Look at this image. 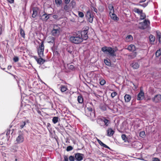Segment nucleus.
Segmentation results:
<instances>
[{"label":"nucleus","mask_w":161,"mask_h":161,"mask_svg":"<svg viewBox=\"0 0 161 161\" xmlns=\"http://www.w3.org/2000/svg\"><path fill=\"white\" fill-rule=\"evenodd\" d=\"M49 125H50V124L48 123Z\"/></svg>","instance_id":"774afa93"},{"label":"nucleus","mask_w":161,"mask_h":161,"mask_svg":"<svg viewBox=\"0 0 161 161\" xmlns=\"http://www.w3.org/2000/svg\"><path fill=\"white\" fill-rule=\"evenodd\" d=\"M114 132V131L112 128H109L107 130V135L111 137L113 135Z\"/></svg>","instance_id":"4468645a"},{"label":"nucleus","mask_w":161,"mask_h":161,"mask_svg":"<svg viewBox=\"0 0 161 161\" xmlns=\"http://www.w3.org/2000/svg\"><path fill=\"white\" fill-rule=\"evenodd\" d=\"M121 138L124 142H126L128 140V138L125 134H122L121 135Z\"/></svg>","instance_id":"f704fd0d"},{"label":"nucleus","mask_w":161,"mask_h":161,"mask_svg":"<svg viewBox=\"0 0 161 161\" xmlns=\"http://www.w3.org/2000/svg\"><path fill=\"white\" fill-rule=\"evenodd\" d=\"M149 38L150 43L151 44L153 43L155 40V37L152 35H150L149 36Z\"/></svg>","instance_id":"a878e982"},{"label":"nucleus","mask_w":161,"mask_h":161,"mask_svg":"<svg viewBox=\"0 0 161 161\" xmlns=\"http://www.w3.org/2000/svg\"><path fill=\"white\" fill-rule=\"evenodd\" d=\"M58 117H54L52 119L53 122L54 124L56 123L58 121Z\"/></svg>","instance_id":"473e14b6"},{"label":"nucleus","mask_w":161,"mask_h":161,"mask_svg":"<svg viewBox=\"0 0 161 161\" xmlns=\"http://www.w3.org/2000/svg\"><path fill=\"white\" fill-rule=\"evenodd\" d=\"M60 91L62 92H64L68 90L66 86L61 85L60 86Z\"/></svg>","instance_id":"4be33fe9"},{"label":"nucleus","mask_w":161,"mask_h":161,"mask_svg":"<svg viewBox=\"0 0 161 161\" xmlns=\"http://www.w3.org/2000/svg\"><path fill=\"white\" fill-rule=\"evenodd\" d=\"M127 49L130 51L134 52L136 50V47L134 45L131 44L128 46Z\"/></svg>","instance_id":"a211bd4d"},{"label":"nucleus","mask_w":161,"mask_h":161,"mask_svg":"<svg viewBox=\"0 0 161 161\" xmlns=\"http://www.w3.org/2000/svg\"><path fill=\"white\" fill-rule=\"evenodd\" d=\"M69 159L70 161H74L75 160V158L74 156H70L69 157Z\"/></svg>","instance_id":"8fccbe9b"},{"label":"nucleus","mask_w":161,"mask_h":161,"mask_svg":"<svg viewBox=\"0 0 161 161\" xmlns=\"http://www.w3.org/2000/svg\"><path fill=\"white\" fill-rule=\"evenodd\" d=\"M51 15V14H47L45 13L42 15L41 18V19H42L43 21H46L49 18V15Z\"/></svg>","instance_id":"ddd939ff"},{"label":"nucleus","mask_w":161,"mask_h":161,"mask_svg":"<svg viewBox=\"0 0 161 161\" xmlns=\"http://www.w3.org/2000/svg\"><path fill=\"white\" fill-rule=\"evenodd\" d=\"M157 37L158 39V41L159 42L161 43V34L160 32H157Z\"/></svg>","instance_id":"c9c22d12"},{"label":"nucleus","mask_w":161,"mask_h":161,"mask_svg":"<svg viewBox=\"0 0 161 161\" xmlns=\"http://www.w3.org/2000/svg\"><path fill=\"white\" fill-rule=\"evenodd\" d=\"M88 30H84L81 32L80 35L77 34L71 36L70 41L75 44H79L83 41V40H86L88 38Z\"/></svg>","instance_id":"f257e3e1"},{"label":"nucleus","mask_w":161,"mask_h":161,"mask_svg":"<svg viewBox=\"0 0 161 161\" xmlns=\"http://www.w3.org/2000/svg\"><path fill=\"white\" fill-rule=\"evenodd\" d=\"M20 34L22 37L25 38V33L24 31L22 28L20 29Z\"/></svg>","instance_id":"7c9ffc66"},{"label":"nucleus","mask_w":161,"mask_h":161,"mask_svg":"<svg viewBox=\"0 0 161 161\" xmlns=\"http://www.w3.org/2000/svg\"><path fill=\"white\" fill-rule=\"evenodd\" d=\"M135 143L136 145H140L141 144V143L139 142H136Z\"/></svg>","instance_id":"052dcab7"},{"label":"nucleus","mask_w":161,"mask_h":161,"mask_svg":"<svg viewBox=\"0 0 161 161\" xmlns=\"http://www.w3.org/2000/svg\"><path fill=\"white\" fill-rule=\"evenodd\" d=\"M3 144V142L0 141V145Z\"/></svg>","instance_id":"e2e57ef3"},{"label":"nucleus","mask_w":161,"mask_h":161,"mask_svg":"<svg viewBox=\"0 0 161 161\" xmlns=\"http://www.w3.org/2000/svg\"><path fill=\"white\" fill-rule=\"evenodd\" d=\"M70 4H71V5L72 6V8H74V7L75 6L76 3L73 0L71 1Z\"/></svg>","instance_id":"de8ad7c7"},{"label":"nucleus","mask_w":161,"mask_h":161,"mask_svg":"<svg viewBox=\"0 0 161 161\" xmlns=\"http://www.w3.org/2000/svg\"><path fill=\"white\" fill-rule=\"evenodd\" d=\"M53 17L54 19H57L58 18V16L57 15H53Z\"/></svg>","instance_id":"13d9d810"},{"label":"nucleus","mask_w":161,"mask_h":161,"mask_svg":"<svg viewBox=\"0 0 161 161\" xmlns=\"http://www.w3.org/2000/svg\"><path fill=\"white\" fill-rule=\"evenodd\" d=\"M134 11L140 15L143 12V10L137 8H135L134 9Z\"/></svg>","instance_id":"bb28decb"},{"label":"nucleus","mask_w":161,"mask_h":161,"mask_svg":"<svg viewBox=\"0 0 161 161\" xmlns=\"http://www.w3.org/2000/svg\"><path fill=\"white\" fill-rule=\"evenodd\" d=\"M73 149V147L70 146H69L67 147L66 148V151H69L72 150Z\"/></svg>","instance_id":"79ce46f5"},{"label":"nucleus","mask_w":161,"mask_h":161,"mask_svg":"<svg viewBox=\"0 0 161 161\" xmlns=\"http://www.w3.org/2000/svg\"><path fill=\"white\" fill-rule=\"evenodd\" d=\"M153 161H160V159L157 158H153Z\"/></svg>","instance_id":"864d4df0"},{"label":"nucleus","mask_w":161,"mask_h":161,"mask_svg":"<svg viewBox=\"0 0 161 161\" xmlns=\"http://www.w3.org/2000/svg\"><path fill=\"white\" fill-rule=\"evenodd\" d=\"M64 161H68V157L66 155L64 156Z\"/></svg>","instance_id":"603ef678"},{"label":"nucleus","mask_w":161,"mask_h":161,"mask_svg":"<svg viewBox=\"0 0 161 161\" xmlns=\"http://www.w3.org/2000/svg\"><path fill=\"white\" fill-rule=\"evenodd\" d=\"M85 115L92 120L95 118V110L91 107H87L85 109Z\"/></svg>","instance_id":"f03ea898"},{"label":"nucleus","mask_w":161,"mask_h":161,"mask_svg":"<svg viewBox=\"0 0 161 161\" xmlns=\"http://www.w3.org/2000/svg\"><path fill=\"white\" fill-rule=\"evenodd\" d=\"M107 119L105 117H103L101 119V120L104 122V125L106 126H108L109 124L110 123V120L109 119Z\"/></svg>","instance_id":"9d476101"},{"label":"nucleus","mask_w":161,"mask_h":161,"mask_svg":"<svg viewBox=\"0 0 161 161\" xmlns=\"http://www.w3.org/2000/svg\"><path fill=\"white\" fill-rule=\"evenodd\" d=\"M92 8L94 11L97 13V9L95 7H92Z\"/></svg>","instance_id":"6e6d98bb"},{"label":"nucleus","mask_w":161,"mask_h":161,"mask_svg":"<svg viewBox=\"0 0 161 161\" xmlns=\"http://www.w3.org/2000/svg\"><path fill=\"white\" fill-rule=\"evenodd\" d=\"M93 14V12L92 11L89 10L86 12L85 15V17L87 20L91 23H92L93 22L94 17Z\"/></svg>","instance_id":"39448f33"},{"label":"nucleus","mask_w":161,"mask_h":161,"mask_svg":"<svg viewBox=\"0 0 161 161\" xmlns=\"http://www.w3.org/2000/svg\"><path fill=\"white\" fill-rule=\"evenodd\" d=\"M146 0H142V1H141V2H145Z\"/></svg>","instance_id":"0e129e2a"},{"label":"nucleus","mask_w":161,"mask_h":161,"mask_svg":"<svg viewBox=\"0 0 161 161\" xmlns=\"http://www.w3.org/2000/svg\"><path fill=\"white\" fill-rule=\"evenodd\" d=\"M100 84L102 85L103 86L106 83V81L103 79H100Z\"/></svg>","instance_id":"4c0bfd02"},{"label":"nucleus","mask_w":161,"mask_h":161,"mask_svg":"<svg viewBox=\"0 0 161 161\" xmlns=\"http://www.w3.org/2000/svg\"><path fill=\"white\" fill-rule=\"evenodd\" d=\"M33 14L32 15V17L35 18L37 14L39 9L37 7H34L32 8Z\"/></svg>","instance_id":"f8f14e48"},{"label":"nucleus","mask_w":161,"mask_h":161,"mask_svg":"<svg viewBox=\"0 0 161 161\" xmlns=\"http://www.w3.org/2000/svg\"><path fill=\"white\" fill-rule=\"evenodd\" d=\"M110 16L111 18L113 20L116 21H118L119 20L118 17H117V15L114 13L110 14Z\"/></svg>","instance_id":"b1692460"},{"label":"nucleus","mask_w":161,"mask_h":161,"mask_svg":"<svg viewBox=\"0 0 161 161\" xmlns=\"http://www.w3.org/2000/svg\"><path fill=\"white\" fill-rule=\"evenodd\" d=\"M26 123L25 121L22 122L21 123L20 127L21 128H23L25 125Z\"/></svg>","instance_id":"09e8293b"},{"label":"nucleus","mask_w":161,"mask_h":161,"mask_svg":"<svg viewBox=\"0 0 161 161\" xmlns=\"http://www.w3.org/2000/svg\"><path fill=\"white\" fill-rule=\"evenodd\" d=\"M16 141L18 143L22 142L24 141V138L21 135H19L17 138Z\"/></svg>","instance_id":"dca6fc26"},{"label":"nucleus","mask_w":161,"mask_h":161,"mask_svg":"<svg viewBox=\"0 0 161 161\" xmlns=\"http://www.w3.org/2000/svg\"><path fill=\"white\" fill-rule=\"evenodd\" d=\"M8 2L9 3L11 4L14 3V0H7Z\"/></svg>","instance_id":"4d7b16f0"},{"label":"nucleus","mask_w":161,"mask_h":161,"mask_svg":"<svg viewBox=\"0 0 161 161\" xmlns=\"http://www.w3.org/2000/svg\"><path fill=\"white\" fill-rule=\"evenodd\" d=\"M77 100L79 103H82L83 102V99L82 96H79L78 97Z\"/></svg>","instance_id":"c85d7f7f"},{"label":"nucleus","mask_w":161,"mask_h":161,"mask_svg":"<svg viewBox=\"0 0 161 161\" xmlns=\"http://www.w3.org/2000/svg\"><path fill=\"white\" fill-rule=\"evenodd\" d=\"M156 56V57H159L161 55V49H159L157 50L155 53Z\"/></svg>","instance_id":"2f4dec72"},{"label":"nucleus","mask_w":161,"mask_h":161,"mask_svg":"<svg viewBox=\"0 0 161 161\" xmlns=\"http://www.w3.org/2000/svg\"><path fill=\"white\" fill-rule=\"evenodd\" d=\"M133 40V37L131 35H128L125 38V41L127 42H131Z\"/></svg>","instance_id":"6ab92c4d"},{"label":"nucleus","mask_w":161,"mask_h":161,"mask_svg":"<svg viewBox=\"0 0 161 161\" xmlns=\"http://www.w3.org/2000/svg\"><path fill=\"white\" fill-rule=\"evenodd\" d=\"M79 16L80 18H83L84 16V14L81 11H78Z\"/></svg>","instance_id":"ea45409f"},{"label":"nucleus","mask_w":161,"mask_h":161,"mask_svg":"<svg viewBox=\"0 0 161 161\" xmlns=\"http://www.w3.org/2000/svg\"><path fill=\"white\" fill-rule=\"evenodd\" d=\"M55 2L57 5H60L62 3V0H55Z\"/></svg>","instance_id":"a19ab883"},{"label":"nucleus","mask_w":161,"mask_h":161,"mask_svg":"<svg viewBox=\"0 0 161 161\" xmlns=\"http://www.w3.org/2000/svg\"><path fill=\"white\" fill-rule=\"evenodd\" d=\"M153 102L156 103H158L161 101V95L157 94L155 95L154 97L152 98Z\"/></svg>","instance_id":"6e6552de"},{"label":"nucleus","mask_w":161,"mask_h":161,"mask_svg":"<svg viewBox=\"0 0 161 161\" xmlns=\"http://www.w3.org/2000/svg\"><path fill=\"white\" fill-rule=\"evenodd\" d=\"M69 69L71 70H73L75 69L74 66L73 65H71L69 66Z\"/></svg>","instance_id":"3c124183"},{"label":"nucleus","mask_w":161,"mask_h":161,"mask_svg":"<svg viewBox=\"0 0 161 161\" xmlns=\"http://www.w3.org/2000/svg\"><path fill=\"white\" fill-rule=\"evenodd\" d=\"M144 96V93L141 90V91L137 95V99L138 101L142 100Z\"/></svg>","instance_id":"9b49d317"},{"label":"nucleus","mask_w":161,"mask_h":161,"mask_svg":"<svg viewBox=\"0 0 161 161\" xmlns=\"http://www.w3.org/2000/svg\"><path fill=\"white\" fill-rule=\"evenodd\" d=\"M11 66H8V69H10L11 68Z\"/></svg>","instance_id":"680f3d73"},{"label":"nucleus","mask_w":161,"mask_h":161,"mask_svg":"<svg viewBox=\"0 0 161 161\" xmlns=\"http://www.w3.org/2000/svg\"><path fill=\"white\" fill-rule=\"evenodd\" d=\"M64 9L65 11L67 12H68L69 9V6L67 5V4H66L64 6Z\"/></svg>","instance_id":"e433bc0d"},{"label":"nucleus","mask_w":161,"mask_h":161,"mask_svg":"<svg viewBox=\"0 0 161 161\" xmlns=\"http://www.w3.org/2000/svg\"><path fill=\"white\" fill-rule=\"evenodd\" d=\"M149 24V20H147V19L144 20L143 22L140 23V24L141 25V28L142 29L147 28L148 26V24Z\"/></svg>","instance_id":"0eeeda50"},{"label":"nucleus","mask_w":161,"mask_h":161,"mask_svg":"<svg viewBox=\"0 0 161 161\" xmlns=\"http://www.w3.org/2000/svg\"><path fill=\"white\" fill-rule=\"evenodd\" d=\"M70 47H68V48H67L66 50L68 53H69L70 54H72L73 51L72 50H71L70 49Z\"/></svg>","instance_id":"a18cd8bd"},{"label":"nucleus","mask_w":161,"mask_h":161,"mask_svg":"<svg viewBox=\"0 0 161 161\" xmlns=\"http://www.w3.org/2000/svg\"><path fill=\"white\" fill-rule=\"evenodd\" d=\"M131 67L134 69H137L139 67V64L137 62H133L131 64Z\"/></svg>","instance_id":"412c9836"},{"label":"nucleus","mask_w":161,"mask_h":161,"mask_svg":"<svg viewBox=\"0 0 161 161\" xmlns=\"http://www.w3.org/2000/svg\"><path fill=\"white\" fill-rule=\"evenodd\" d=\"M102 50L104 53H107L108 52L112 56H116V55L115 54V51L111 47H107L106 46L104 47H102Z\"/></svg>","instance_id":"20e7f679"},{"label":"nucleus","mask_w":161,"mask_h":161,"mask_svg":"<svg viewBox=\"0 0 161 161\" xmlns=\"http://www.w3.org/2000/svg\"><path fill=\"white\" fill-rule=\"evenodd\" d=\"M125 102L126 103L129 102L131 99V96L129 94H125L124 96Z\"/></svg>","instance_id":"aec40b11"},{"label":"nucleus","mask_w":161,"mask_h":161,"mask_svg":"<svg viewBox=\"0 0 161 161\" xmlns=\"http://www.w3.org/2000/svg\"><path fill=\"white\" fill-rule=\"evenodd\" d=\"M104 62L106 65L109 66H110L111 65L110 60L108 59H104Z\"/></svg>","instance_id":"cd10ccee"},{"label":"nucleus","mask_w":161,"mask_h":161,"mask_svg":"<svg viewBox=\"0 0 161 161\" xmlns=\"http://www.w3.org/2000/svg\"><path fill=\"white\" fill-rule=\"evenodd\" d=\"M37 61V63L40 65L43 64L45 62V60L42 58V57H39Z\"/></svg>","instance_id":"5701e85b"},{"label":"nucleus","mask_w":161,"mask_h":161,"mask_svg":"<svg viewBox=\"0 0 161 161\" xmlns=\"http://www.w3.org/2000/svg\"><path fill=\"white\" fill-rule=\"evenodd\" d=\"M19 58L18 57L15 56L13 58V60L15 62H17L19 61Z\"/></svg>","instance_id":"c03bdc74"},{"label":"nucleus","mask_w":161,"mask_h":161,"mask_svg":"<svg viewBox=\"0 0 161 161\" xmlns=\"http://www.w3.org/2000/svg\"><path fill=\"white\" fill-rule=\"evenodd\" d=\"M101 109L103 111H105L107 109L106 106L105 105L101 106Z\"/></svg>","instance_id":"49530a36"},{"label":"nucleus","mask_w":161,"mask_h":161,"mask_svg":"<svg viewBox=\"0 0 161 161\" xmlns=\"http://www.w3.org/2000/svg\"><path fill=\"white\" fill-rule=\"evenodd\" d=\"M48 40L49 41H48L49 43H54V38L50 36L49 37Z\"/></svg>","instance_id":"72a5a7b5"},{"label":"nucleus","mask_w":161,"mask_h":161,"mask_svg":"<svg viewBox=\"0 0 161 161\" xmlns=\"http://www.w3.org/2000/svg\"><path fill=\"white\" fill-rule=\"evenodd\" d=\"M140 16V20H142L145 19L146 15L145 13H143V12L139 15Z\"/></svg>","instance_id":"c756f323"},{"label":"nucleus","mask_w":161,"mask_h":161,"mask_svg":"<svg viewBox=\"0 0 161 161\" xmlns=\"http://www.w3.org/2000/svg\"><path fill=\"white\" fill-rule=\"evenodd\" d=\"M97 141L98 143L100 144V145L104 147H105L106 148H107L108 149H110V148L109 147L107 146V145L103 143L99 139H97Z\"/></svg>","instance_id":"2eb2a0df"},{"label":"nucleus","mask_w":161,"mask_h":161,"mask_svg":"<svg viewBox=\"0 0 161 161\" xmlns=\"http://www.w3.org/2000/svg\"><path fill=\"white\" fill-rule=\"evenodd\" d=\"M84 154L80 153H77L75 154V157L77 161H81L83 159Z\"/></svg>","instance_id":"1a4fd4ad"},{"label":"nucleus","mask_w":161,"mask_h":161,"mask_svg":"<svg viewBox=\"0 0 161 161\" xmlns=\"http://www.w3.org/2000/svg\"><path fill=\"white\" fill-rule=\"evenodd\" d=\"M136 55V52L133 53L128 55V58L129 59H131L135 58Z\"/></svg>","instance_id":"393cba45"},{"label":"nucleus","mask_w":161,"mask_h":161,"mask_svg":"<svg viewBox=\"0 0 161 161\" xmlns=\"http://www.w3.org/2000/svg\"><path fill=\"white\" fill-rule=\"evenodd\" d=\"M117 93L115 92H114L111 93V96L112 98H114V97H115L117 95Z\"/></svg>","instance_id":"37998d69"},{"label":"nucleus","mask_w":161,"mask_h":161,"mask_svg":"<svg viewBox=\"0 0 161 161\" xmlns=\"http://www.w3.org/2000/svg\"><path fill=\"white\" fill-rule=\"evenodd\" d=\"M60 28L57 25H55L51 31L52 35L54 36H58L60 33Z\"/></svg>","instance_id":"423d86ee"},{"label":"nucleus","mask_w":161,"mask_h":161,"mask_svg":"<svg viewBox=\"0 0 161 161\" xmlns=\"http://www.w3.org/2000/svg\"><path fill=\"white\" fill-rule=\"evenodd\" d=\"M108 8L109 10V15L114 13V7L111 4H109L108 6Z\"/></svg>","instance_id":"f3484780"},{"label":"nucleus","mask_w":161,"mask_h":161,"mask_svg":"<svg viewBox=\"0 0 161 161\" xmlns=\"http://www.w3.org/2000/svg\"><path fill=\"white\" fill-rule=\"evenodd\" d=\"M33 58L36 60L37 61L38 60V58H37L36 56H34Z\"/></svg>","instance_id":"bf43d9fd"},{"label":"nucleus","mask_w":161,"mask_h":161,"mask_svg":"<svg viewBox=\"0 0 161 161\" xmlns=\"http://www.w3.org/2000/svg\"><path fill=\"white\" fill-rule=\"evenodd\" d=\"M1 34V31L0 32V34Z\"/></svg>","instance_id":"338daca9"},{"label":"nucleus","mask_w":161,"mask_h":161,"mask_svg":"<svg viewBox=\"0 0 161 161\" xmlns=\"http://www.w3.org/2000/svg\"><path fill=\"white\" fill-rule=\"evenodd\" d=\"M44 41H42L39 45L37 48V51L39 57H43L44 56Z\"/></svg>","instance_id":"7ed1b4c3"},{"label":"nucleus","mask_w":161,"mask_h":161,"mask_svg":"<svg viewBox=\"0 0 161 161\" xmlns=\"http://www.w3.org/2000/svg\"><path fill=\"white\" fill-rule=\"evenodd\" d=\"M70 0H64V2L65 4H67L70 2Z\"/></svg>","instance_id":"5fc2aeb1"},{"label":"nucleus","mask_w":161,"mask_h":161,"mask_svg":"<svg viewBox=\"0 0 161 161\" xmlns=\"http://www.w3.org/2000/svg\"><path fill=\"white\" fill-rule=\"evenodd\" d=\"M15 161H18V159L17 158H15Z\"/></svg>","instance_id":"69168bd1"},{"label":"nucleus","mask_w":161,"mask_h":161,"mask_svg":"<svg viewBox=\"0 0 161 161\" xmlns=\"http://www.w3.org/2000/svg\"><path fill=\"white\" fill-rule=\"evenodd\" d=\"M139 136L142 138L144 137L145 136V132L144 131L140 132L139 133Z\"/></svg>","instance_id":"58836bf2"}]
</instances>
